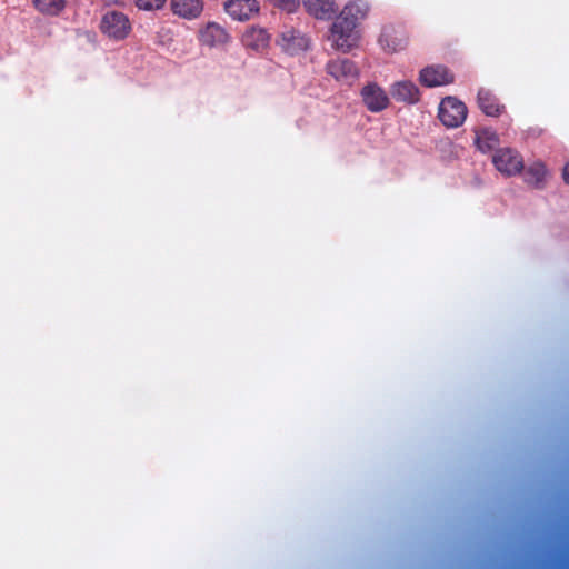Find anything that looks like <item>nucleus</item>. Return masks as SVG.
I'll return each instance as SVG.
<instances>
[{
    "instance_id": "1",
    "label": "nucleus",
    "mask_w": 569,
    "mask_h": 569,
    "mask_svg": "<svg viewBox=\"0 0 569 569\" xmlns=\"http://www.w3.org/2000/svg\"><path fill=\"white\" fill-rule=\"evenodd\" d=\"M369 6L361 1H352L345 6L331 27L333 47L343 52L350 50L353 41V31L358 22L366 18Z\"/></svg>"
},
{
    "instance_id": "2",
    "label": "nucleus",
    "mask_w": 569,
    "mask_h": 569,
    "mask_svg": "<svg viewBox=\"0 0 569 569\" xmlns=\"http://www.w3.org/2000/svg\"><path fill=\"white\" fill-rule=\"evenodd\" d=\"M467 113V107L462 101L455 97H446L439 104L438 118L447 128H457L463 123Z\"/></svg>"
},
{
    "instance_id": "3",
    "label": "nucleus",
    "mask_w": 569,
    "mask_h": 569,
    "mask_svg": "<svg viewBox=\"0 0 569 569\" xmlns=\"http://www.w3.org/2000/svg\"><path fill=\"white\" fill-rule=\"evenodd\" d=\"M492 163L495 168L506 177H513L520 173L525 168L522 156L511 148H500L496 150L492 156Z\"/></svg>"
},
{
    "instance_id": "4",
    "label": "nucleus",
    "mask_w": 569,
    "mask_h": 569,
    "mask_svg": "<svg viewBox=\"0 0 569 569\" xmlns=\"http://www.w3.org/2000/svg\"><path fill=\"white\" fill-rule=\"evenodd\" d=\"M101 30L108 37L121 40L129 34L131 24L124 13L110 11L107 12L101 20Z\"/></svg>"
},
{
    "instance_id": "5",
    "label": "nucleus",
    "mask_w": 569,
    "mask_h": 569,
    "mask_svg": "<svg viewBox=\"0 0 569 569\" xmlns=\"http://www.w3.org/2000/svg\"><path fill=\"white\" fill-rule=\"evenodd\" d=\"M407 31L402 26L387 24L382 28L379 43L388 52H397L406 48Z\"/></svg>"
},
{
    "instance_id": "6",
    "label": "nucleus",
    "mask_w": 569,
    "mask_h": 569,
    "mask_svg": "<svg viewBox=\"0 0 569 569\" xmlns=\"http://www.w3.org/2000/svg\"><path fill=\"white\" fill-rule=\"evenodd\" d=\"M327 72L337 81L351 84L358 78V68L356 64L346 58H338L331 60L326 66Z\"/></svg>"
},
{
    "instance_id": "7",
    "label": "nucleus",
    "mask_w": 569,
    "mask_h": 569,
    "mask_svg": "<svg viewBox=\"0 0 569 569\" xmlns=\"http://www.w3.org/2000/svg\"><path fill=\"white\" fill-rule=\"evenodd\" d=\"M453 74L445 66H430L423 68L419 73V81L422 86L432 88L452 83Z\"/></svg>"
},
{
    "instance_id": "8",
    "label": "nucleus",
    "mask_w": 569,
    "mask_h": 569,
    "mask_svg": "<svg viewBox=\"0 0 569 569\" xmlns=\"http://www.w3.org/2000/svg\"><path fill=\"white\" fill-rule=\"evenodd\" d=\"M365 106L371 112H380L389 104V97L377 83H368L361 90Z\"/></svg>"
},
{
    "instance_id": "9",
    "label": "nucleus",
    "mask_w": 569,
    "mask_h": 569,
    "mask_svg": "<svg viewBox=\"0 0 569 569\" xmlns=\"http://www.w3.org/2000/svg\"><path fill=\"white\" fill-rule=\"evenodd\" d=\"M390 94L396 101L408 104H415L420 99L418 87L409 80L395 82L390 87Z\"/></svg>"
},
{
    "instance_id": "10",
    "label": "nucleus",
    "mask_w": 569,
    "mask_h": 569,
    "mask_svg": "<svg viewBox=\"0 0 569 569\" xmlns=\"http://www.w3.org/2000/svg\"><path fill=\"white\" fill-rule=\"evenodd\" d=\"M224 9L233 19L248 20L259 11V4L256 0H228Z\"/></svg>"
},
{
    "instance_id": "11",
    "label": "nucleus",
    "mask_w": 569,
    "mask_h": 569,
    "mask_svg": "<svg viewBox=\"0 0 569 569\" xmlns=\"http://www.w3.org/2000/svg\"><path fill=\"white\" fill-rule=\"evenodd\" d=\"M307 12L317 19L329 20L338 11L335 0H302Z\"/></svg>"
},
{
    "instance_id": "12",
    "label": "nucleus",
    "mask_w": 569,
    "mask_h": 569,
    "mask_svg": "<svg viewBox=\"0 0 569 569\" xmlns=\"http://www.w3.org/2000/svg\"><path fill=\"white\" fill-rule=\"evenodd\" d=\"M523 179L525 182L535 188V189H543L546 186V179L548 176V170L546 166L541 161H536L531 163L526 169L523 168Z\"/></svg>"
},
{
    "instance_id": "13",
    "label": "nucleus",
    "mask_w": 569,
    "mask_h": 569,
    "mask_svg": "<svg viewBox=\"0 0 569 569\" xmlns=\"http://www.w3.org/2000/svg\"><path fill=\"white\" fill-rule=\"evenodd\" d=\"M200 40L206 46L216 47L227 43L229 34L220 24L211 22L201 30Z\"/></svg>"
},
{
    "instance_id": "14",
    "label": "nucleus",
    "mask_w": 569,
    "mask_h": 569,
    "mask_svg": "<svg viewBox=\"0 0 569 569\" xmlns=\"http://www.w3.org/2000/svg\"><path fill=\"white\" fill-rule=\"evenodd\" d=\"M478 106L489 117H498L505 109L498 99L488 90L481 89L478 92Z\"/></svg>"
},
{
    "instance_id": "15",
    "label": "nucleus",
    "mask_w": 569,
    "mask_h": 569,
    "mask_svg": "<svg viewBox=\"0 0 569 569\" xmlns=\"http://www.w3.org/2000/svg\"><path fill=\"white\" fill-rule=\"evenodd\" d=\"M242 42L248 48L260 50L268 46L269 34L263 28L252 27L243 33Z\"/></svg>"
},
{
    "instance_id": "16",
    "label": "nucleus",
    "mask_w": 569,
    "mask_h": 569,
    "mask_svg": "<svg viewBox=\"0 0 569 569\" xmlns=\"http://www.w3.org/2000/svg\"><path fill=\"white\" fill-rule=\"evenodd\" d=\"M173 13L183 18H194L202 11L201 0H171Z\"/></svg>"
},
{
    "instance_id": "17",
    "label": "nucleus",
    "mask_w": 569,
    "mask_h": 569,
    "mask_svg": "<svg viewBox=\"0 0 569 569\" xmlns=\"http://www.w3.org/2000/svg\"><path fill=\"white\" fill-rule=\"evenodd\" d=\"M279 44L284 51L293 54L298 50L305 49L307 47V41L299 34V32L291 29L281 33Z\"/></svg>"
},
{
    "instance_id": "18",
    "label": "nucleus",
    "mask_w": 569,
    "mask_h": 569,
    "mask_svg": "<svg viewBox=\"0 0 569 569\" xmlns=\"http://www.w3.org/2000/svg\"><path fill=\"white\" fill-rule=\"evenodd\" d=\"M36 9L41 13L57 16L66 6L64 0H32Z\"/></svg>"
},
{
    "instance_id": "19",
    "label": "nucleus",
    "mask_w": 569,
    "mask_h": 569,
    "mask_svg": "<svg viewBox=\"0 0 569 569\" xmlns=\"http://www.w3.org/2000/svg\"><path fill=\"white\" fill-rule=\"evenodd\" d=\"M475 143L481 152L486 153L492 150L498 143V137L495 132L483 130L477 133Z\"/></svg>"
},
{
    "instance_id": "20",
    "label": "nucleus",
    "mask_w": 569,
    "mask_h": 569,
    "mask_svg": "<svg viewBox=\"0 0 569 569\" xmlns=\"http://www.w3.org/2000/svg\"><path fill=\"white\" fill-rule=\"evenodd\" d=\"M166 3V0H136V4L141 10H158Z\"/></svg>"
},
{
    "instance_id": "21",
    "label": "nucleus",
    "mask_w": 569,
    "mask_h": 569,
    "mask_svg": "<svg viewBox=\"0 0 569 569\" xmlns=\"http://www.w3.org/2000/svg\"><path fill=\"white\" fill-rule=\"evenodd\" d=\"M277 4L288 11H292L299 3L298 0H274Z\"/></svg>"
},
{
    "instance_id": "22",
    "label": "nucleus",
    "mask_w": 569,
    "mask_h": 569,
    "mask_svg": "<svg viewBox=\"0 0 569 569\" xmlns=\"http://www.w3.org/2000/svg\"><path fill=\"white\" fill-rule=\"evenodd\" d=\"M562 177L565 182L569 184V162L563 168Z\"/></svg>"
}]
</instances>
